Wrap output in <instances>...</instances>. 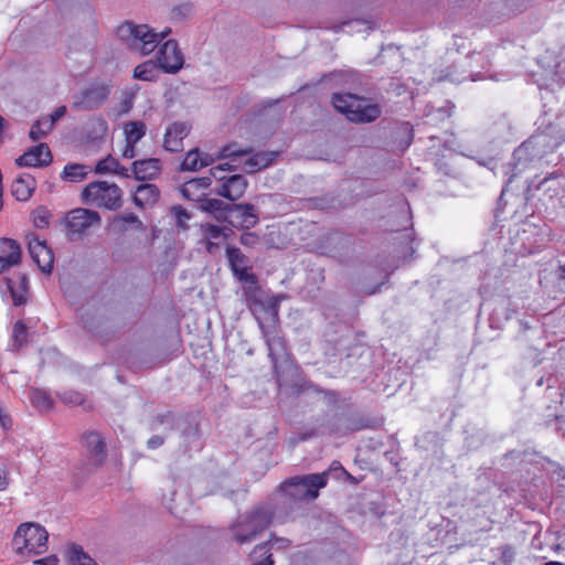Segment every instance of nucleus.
<instances>
[{
	"mask_svg": "<svg viewBox=\"0 0 565 565\" xmlns=\"http://www.w3.org/2000/svg\"><path fill=\"white\" fill-rule=\"evenodd\" d=\"M201 207L203 211L213 214L218 222H226L232 214V204L218 199H204L201 202Z\"/></svg>",
	"mask_w": 565,
	"mask_h": 565,
	"instance_id": "412c9836",
	"label": "nucleus"
},
{
	"mask_svg": "<svg viewBox=\"0 0 565 565\" xmlns=\"http://www.w3.org/2000/svg\"><path fill=\"white\" fill-rule=\"evenodd\" d=\"M68 565H97V563L81 546L73 544L68 548Z\"/></svg>",
	"mask_w": 565,
	"mask_h": 565,
	"instance_id": "c85d7f7f",
	"label": "nucleus"
},
{
	"mask_svg": "<svg viewBox=\"0 0 565 565\" xmlns=\"http://www.w3.org/2000/svg\"><path fill=\"white\" fill-rule=\"evenodd\" d=\"M239 242L247 247H254L259 242V236L256 233L245 232L241 235Z\"/></svg>",
	"mask_w": 565,
	"mask_h": 565,
	"instance_id": "de8ad7c7",
	"label": "nucleus"
},
{
	"mask_svg": "<svg viewBox=\"0 0 565 565\" xmlns=\"http://www.w3.org/2000/svg\"><path fill=\"white\" fill-rule=\"evenodd\" d=\"M15 265H18L17 254L14 255V258L12 257V259L8 258L4 255L0 256V274L4 273L7 269Z\"/></svg>",
	"mask_w": 565,
	"mask_h": 565,
	"instance_id": "09e8293b",
	"label": "nucleus"
},
{
	"mask_svg": "<svg viewBox=\"0 0 565 565\" xmlns=\"http://www.w3.org/2000/svg\"><path fill=\"white\" fill-rule=\"evenodd\" d=\"M203 237L207 241V249L212 252L214 246L217 244L213 241L225 239L227 237L226 231L231 232L227 227H221L211 223H203L200 225Z\"/></svg>",
	"mask_w": 565,
	"mask_h": 565,
	"instance_id": "393cba45",
	"label": "nucleus"
},
{
	"mask_svg": "<svg viewBox=\"0 0 565 565\" xmlns=\"http://www.w3.org/2000/svg\"><path fill=\"white\" fill-rule=\"evenodd\" d=\"M90 168L82 163H67L62 172V179L70 182H81L90 172Z\"/></svg>",
	"mask_w": 565,
	"mask_h": 565,
	"instance_id": "bb28decb",
	"label": "nucleus"
},
{
	"mask_svg": "<svg viewBox=\"0 0 565 565\" xmlns=\"http://www.w3.org/2000/svg\"><path fill=\"white\" fill-rule=\"evenodd\" d=\"M278 152L275 151H259L249 157L245 161V170L247 173H255L269 167L277 158Z\"/></svg>",
	"mask_w": 565,
	"mask_h": 565,
	"instance_id": "5701e85b",
	"label": "nucleus"
},
{
	"mask_svg": "<svg viewBox=\"0 0 565 565\" xmlns=\"http://www.w3.org/2000/svg\"><path fill=\"white\" fill-rule=\"evenodd\" d=\"M226 256L232 270L250 266L248 257L237 247H227Z\"/></svg>",
	"mask_w": 565,
	"mask_h": 565,
	"instance_id": "c756f323",
	"label": "nucleus"
},
{
	"mask_svg": "<svg viewBox=\"0 0 565 565\" xmlns=\"http://www.w3.org/2000/svg\"><path fill=\"white\" fill-rule=\"evenodd\" d=\"M513 557H514V552H513L512 547L504 546L503 547V552H502V559L504 562H509L510 563V562H512Z\"/></svg>",
	"mask_w": 565,
	"mask_h": 565,
	"instance_id": "4d7b16f0",
	"label": "nucleus"
},
{
	"mask_svg": "<svg viewBox=\"0 0 565 565\" xmlns=\"http://www.w3.org/2000/svg\"><path fill=\"white\" fill-rule=\"evenodd\" d=\"M61 399L71 405H81L84 403V397L81 393L75 391H66L61 395Z\"/></svg>",
	"mask_w": 565,
	"mask_h": 565,
	"instance_id": "a19ab883",
	"label": "nucleus"
},
{
	"mask_svg": "<svg viewBox=\"0 0 565 565\" xmlns=\"http://www.w3.org/2000/svg\"><path fill=\"white\" fill-rule=\"evenodd\" d=\"M514 177H515V173H513V174L510 177L509 182H512V178H514Z\"/></svg>",
	"mask_w": 565,
	"mask_h": 565,
	"instance_id": "0e129e2a",
	"label": "nucleus"
},
{
	"mask_svg": "<svg viewBox=\"0 0 565 565\" xmlns=\"http://www.w3.org/2000/svg\"><path fill=\"white\" fill-rule=\"evenodd\" d=\"M116 220L117 221H121L124 223L131 224V225H134L138 230H142L143 228L142 222L134 213H126V214L118 215Z\"/></svg>",
	"mask_w": 565,
	"mask_h": 565,
	"instance_id": "49530a36",
	"label": "nucleus"
},
{
	"mask_svg": "<svg viewBox=\"0 0 565 565\" xmlns=\"http://www.w3.org/2000/svg\"><path fill=\"white\" fill-rule=\"evenodd\" d=\"M52 217V214L50 210L44 206L40 205L36 209H34L31 213L32 223L36 228H46L50 225V220Z\"/></svg>",
	"mask_w": 565,
	"mask_h": 565,
	"instance_id": "7c9ffc66",
	"label": "nucleus"
},
{
	"mask_svg": "<svg viewBox=\"0 0 565 565\" xmlns=\"http://www.w3.org/2000/svg\"><path fill=\"white\" fill-rule=\"evenodd\" d=\"M271 523V513L264 507H257L237 518L231 526L233 539L245 544L255 539Z\"/></svg>",
	"mask_w": 565,
	"mask_h": 565,
	"instance_id": "39448f33",
	"label": "nucleus"
},
{
	"mask_svg": "<svg viewBox=\"0 0 565 565\" xmlns=\"http://www.w3.org/2000/svg\"><path fill=\"white\" fill-rule=\"evenodd\" d=\"M170 29L161 32H153L146 24L136 25L131 22H125L117 28L118 38L125 42L132 51L142 55H148L154 51L158 44L169 35Z\"/></svg>",
	"mask_w": 565,
	"mask_h": 565,
	"instance_id": "7ed1b4c3",
	"label": "nucleus"
},
{
	"mask_svg": "<svg viewBox=\"0 0 565 565\" xmlns=\"http://www.w3.org/2000/svg\"><path fill=\"white\" fill-rule=\"evenodd\" d=\"M35 188V179L29 173H23L13 181L11 192L18 201L25 202L32 196Z\"/></svg>",
	"mask_w": 565,
	"mask_h": 565,
	"instance_id": "aec40b11",
	"label": "nucleus"
},
{
	"mask_svg": "<svg viewBox=\"0 0 565 565\" xmlns=\"http://www.w3.org/2000/svg\"><path fill=\"white\" fill-rule=\"evenodd\" d=\"M0 252L7 256L8 258H14L17 254V263L21 262V247L17 241L12 238H1L0 241Z\"/></svg>",
	"mask_w": 565,
	"mask_h": 565,
	"instance_id": "72a5a7b5",
	"label": "nucleus"
},
{
	"mask_svg": "<svg viewBox=\"0 0 565 565\" xmlns=\"http://www.w3.org/2000/svg\"><path fill=\"white\" fill-rule=\"evenodd\" d=\"M7 286L14 306H22L26 302L29 279L25 274H19L17 279L8 278Z\"/></svg>",
	"mask_w": 565,
	"mask_h": 565,
	"instance_id": "6ab92c4d",
	"label": "nucleus"
},
{
	"mask_svg": "<svg viewBox=\"0 0 565 565\" xmlns=\"http://www.w3.org/2000/svg\"><path fill=\"white\" fill-rule=\"evenodd\" d=\"M147 132V126L143 121L134 120L124 125L125 141L128 143H138Z\"/></svg>",
	"mask_w": 565,
	"mask_h": 565,
	"instance_id": "a878e982",
	"label": "nucleus"
},
{
	"mask_svg": "<svg viewBox=\"0 0 565 565\" xmlns=\"http://www.w3.org/2000/svg\"><path fill=\"white\" fill-rule=\"evenodd\" d=\"M163 444V438L161 436H152L148 440V447L150 449H156Z\"/></svg>",
	"mask_w": 565,
	"mask_h": 565,
	"instance_id": "6e6d98bb",
	"label": "nucleus"
},
{
	"mask_svg": "<svg viewBox=\"0 0 565 565\" xmlns=\"http://www.w3.org/2000/svg\"><path fill=\"white\" fill-rule=\"evenodd\" d=\"M49 533L36 523L20 524L14 533L12 543L20 554H42L46 551Z\"/></svg>",
	"mask_w": 565,
	"mask_h": 565,
	"instance_id": "423d86ee",
	"label": "nucleus"
},
{
	"mask_svg": "<svg viewBox=\"0 0 565 565\" xmlns=\"http://www.w3.org/2000/svg\"><path fill=\"white\" fill-rule=\"evenodd\" d=\"M81 199L86 205L117 211L122 205V190L116 183L93 181L83 189Z\"/></svg>",
	"mask_w": 565,
	"mask_h": 565,
	"instance_id": "20e7f679",
	"label": "nucleus"
},
{
	"mask_svg": "<svg viewBox=\"0 0 565 565\" xmlns=\"http://www.w3.org/2000/svg\"><path fill=\"white\" fill-rule=\"evenodd\" d=\"M109 94V85L104 83H94L81 93L75 105L83 109H95L107 100Z\"/></svg>",
	"mask_w": 565,
	"mask_h": 565,
	"instance_id": "1a4fd4ad",
	"label": "nucleus"
},
{
	"mask_svg": "<svg viewBox=\"0 0 565 565\" xmlns=\"http://www.w3.org/2000/svg\"><path fill=\"white\" fill-rule=\"evenodd\" d=\"M0 426L3 429H9L12 426L11 418L4 413L1 405H0Z\"/></svg>",
	"mask_w": 565,
	"mask_h": 565,
	"instance_id": "864d4df0",
	"label": "nucleus"
},
{
	"mask_svg": "<svg viewBox=\"0 0 565 565\" xmlns=\"http://www.w3.org/2000/svg\"><path fill=\"white\" fill-rule=\"evenodd\" d=\"M259 327L263 331L264 337L266 338V344L268 348V356L271 360L273 369L277 372V363L278 360L286 354V345L285 341L278 334L271 332L267 329L263 322L259 321Z\"/></svg>",
	"mask_w": 565,
	"mask_h": 565,
	"instance_id": "dca6fc26",
	"label": "nucleus"
},
{
	"mask_svg": "<svg viewBox=\"0 0 565 565\" xmlns=\"http://www.w3.org/2000/svg\"><path fill=\"white\" fill-rule=\"evenodd\" d=\"M328 475L310 473L305 476H296L286 480L279 486L284 504L289 503L291 509L298 507L306 500H312L318 497L319 489L327 486Z\"/></svg>",
	"mask_w": 565,
	"mask_h": 565,
	"instance_id": "f257e3e1",
	"label": "nucleus"
},
{
	"mask_svg": "<svg viewBox=\"0 0 565 565\" xmlns=\"http://www.w3.org/2000/svg\"><path fill=\"white\" fill-rule=\"evenodd\" d=\"M28 342V328L22 321H17L12 330V347L21 349Z\"/></svg>",
	"mask_w": 565,
	"mask_h": 565,
	"instance_id": "473e14b6",
	"label": "nucleus"
},
{
	"mask_svg": "<svg viewBox=\"0 0 565 565\" xmlns=\"http://www.w3.org/2000/svg\"><path fill=\"white\" fill-rule=\"evenodd\" d=\"M387 279H388V274H386L385 280L382 284H384Z\"/></svg>",
	"mask_w": 565,
	"mask_h": 565,
	"instance_id": "69168bd1",
	"label": "nucleus"
},
{
	"mask_svg": "<svg viewBox=\"0 0 565 565\" xmlns=\"http://www.w3.org/2000/svg\"><path fill=\"white\" fill-rule=\"evenodd\" d=\"M9 483V472L6 466H0V491L7 489Z\"/></svg>",
	"mask_w": 565,
	"mask_h": 565,
	"instance_id": "3c124183",
	"label": "nucleus"
},
{
	"mask_svg": "<svg viewBox=\"0 0 565 565\" xmlns=\"http://www.w3.org/2000/svg\"><path fill=\"white\" fill-rule=\"evenodd\" d=\"M56 556H49L33 562V565H57Z\"/></svg>",
	"mask_w": 565,
	"mask_h": 565,
	"instance_id": "5fc2aeb1",
	"label": "nucleus"
},
{
	"mask_svg": "<svg viewBox=\"0 0 565 565\" xmlns=\"http://www.w3.org/2000/svg\"><path fill=\"white\" fill-rule=\"evenodd\" d=\"M180 168L182 171H196L200 169V153L196 148L188 151Z\"/></svg>",
	"mask_w": 565,
	"mask_h": 565,
	"instance_id": "e433bc0d",
	"label": "nucleus"
},
{
	"mask_svg": "<svg viewBox=\"0 0 565 565\" xmlns=\"http://www.w3.org/2000/svg\"><path fill=\"white\" fill-rule=\"evenodd\" d=\"M160 198V190L156 184L143 183L137 186L132 202L139 209H148L153 206Z\"/></svg>",
	"mask_w": 565,
	"mask_h": 565,
	"instance_id": "f3484780",
	"label": "nucleus"
},
{
	"mask_svg": "<svg viewBox=\"0 0 565 565\" xmlns=\"http://www.w3.org/2000/svg\"><path fill=\"white\" fill-rule=\"evenodd\" d=\"M253 151L250 147L238 148L236 143L224 146L220 152V158L241 157L249 154Z\"/></svg>",
	"mask_w": 565,
	"mask_h": 565,
	"instance_id": "4c0bfd02",
	"label": "nucleus"
},
{
	"mask_svg": "<svg viewBox=\"0 0 565 565\" xmlns=\"http://www.w3.org/2000/svg\"><path fill=\"white\" fill-rule=\"evenodd\" d=\"M84 446L96 465H102L106 457V445L96 431H88L82 436Z\"/></svg>",
	"mask_w": 565,
	"mask_h": 565,
	"instance_id": "a211bd4d",
	"label": "nucleus"
},
{
	"mask_svg": "<svg viewBox=\"0 0 565 565\" xmlns=\"http://www.w3.org/2000/svg\"><path fill=\"white\" fill-rule=\"evenodd\" d=\"M157 62L159 63L160 70L164 73H178L184 64V57L179 49L178 42L174 40L164 42L157 53Z\"/></svg>",
	"mask_w": 565,
	"mask_h": 565,
	"instance_id": "6e6552de",
	"label": "nucleus"
},
{
	"mask_svg": "<svg viewBox=\"0 0 565 565\" xmlns=\"http://www.w3.org/2000/svg\"><path fill=\"white\" fill-rule=\"evenodd\" d=\"M113 174H117V175H120L124 178L129 177L128 169L125 168L124 166H121L120 163H119V167L116 170H114Z\"/></svg>",
	"mask_w": 565,
	"mask_h": 565,
	"instance_id": "680f3d73",
	"label": "nucleus"
},
{
	"mask_svg": "<svg viewBox=\"0 0 565 565\" xmlns=\"http://www.w3.org/2000/svg\"><path fill=\"white\" fill-rule=\"evenodd\" d=\"M406 129H407V140L404 143V146L402 147V151H404L406 148L409 147V145L412 143V139H413L412 130H409L408 128H406Z\"/></svg>",
	"mask_w": 565,
	"mask_h": 565,
	"instance_id": "e2e57ef3",
	"label": "nucleus"
},
{
	"mask_svg": "<svg viewBox=\"0 0 565 565\" xmlns=\"http://www.w3.org/2000/svg\"><path fill=\"white\" fill-rule=\"evenodd\" d=\"M121 156L126 159H132L136 157V143L126 142Z\"/></svg>",
	"mask_w": 565,
	"mask_h": 565,
	"instance_id": "603ef678",
	"label": "nucleus"
},
{
	"mask_svg": "<svg viewBox=\"0 0 565 565\" xmlns=\"http://www.w3.org/2000/svg\"><path fill=\"white\" fill-rule=\"evenodd\" d=\"M259 292L258 282L257 284H246L244 287L245 298L248 305H257L259 303L257 299V295Z\"/></svg>",
	"mask_w": 565,
	"mask_h": 565,
	"instance_id": "ea45409f",
	"label": "nucleus"
},
{
	"mask_svg": "<svg viewBox=\"0 0 565 565\" xmlns=\"http://www.w3.org/2000/svg\"><path fill=\"white\" fill-rule=\"evenodd\" d=\"M66 114V107L60 106L57 107L49 117H44L49 122L52 121V126L54 127L55 122L61 119Z\"/></svg>",
	"mask_w": 565,
	"mask_h": 565,
	"instance_id": "8fccbe9b",
	"label": "nucleus"
},
{
	"mask_svg": "<svg viewBox=\"0 0 565 565\" xmlns=\"http://www.w3.org/2000/svg\"><path fill=\"white\" fill-rule=\"evenodd\" d=\"M233 212L238 213L239 226L242 228L249 230L259 222L255 206L250 203H234L232 204V213Z\"/></svg>",
	"mask_w": 565,
	"mask_h": 565,
	"instance_id": "4be33fe9",
	"label": "nucleus"
},
{
	"mask_svg": "<svg viewBox=\"0 0 565 565\" xmlns=\"http://www.w3.org/2000/svg\"><path fill=\"white\" fill-rule=\"evenodd\" d=\"M29 253L33 262L38 265L41 271L51 274L53 269L54 256L51 248L46 245L45 241H40L33 236L29 239Z\"/></svg>",
	"mask_w": 565,
	"mask_h": 565,
	"instance_id": "9b49d317",
	"label": "nucleus"
},
{
	"mask_svg": "<svg viewBox=\"0 0 565 565\" xmlns=\"http://www.w3.org/2000/svg\"><path fill=\"white\" fill-rule=\"evenodd\" d=\"M159 63L149 60L139 65L134 70V77L140 81H156L158 77Z\"/></svg>",
	"mask_w": 565,
	"mask_h": 565,
	"instance_id": "cd10ccee",
	"label": "nucleus"
},
{
	"mask_svg": "<svg viewBox=\"0 0 565 565\" xmlns=\"http://www.w3.org/2000/svg\"><path fill=\"white\" fill-rule=\"evenodd\" d=\"M131 170L137 180H153L160 175L162 163L158 158L136 160L131 164Z\"/></svg>",
	"mask_w": 565,
	"mask_h": 565,
	"instance_id": "ddd939ff",
	"label": "nucleus"
},
{
	"mask_svg": "<svg viewBox=\"0 0 565 565\" xmlns=\"http://www.w3.org/2000/svg\"><path fill=\"white\" fill-rule=\"evenodd\" d=\"M173 213L177 218L178 227H180L182 230H186L188 225L185 224V221L190 220V217H191L190 214L181 206H174Z\"/></svg>",
	"mask_w": 565,
	"mask_h": 565,
	"instance_id": "37998d69",
	"label": "nucleus"
},
{
	"mask_svg": "<svg viewBox=\"0 0 565 565\" xmlns=\"http://www.w3.org/2000/svg\"><path fill=\"white\" fill-rule=\"evenodd\" d=\"M332 105L337 111L355 124L373 122L382 115V108L379 104L371 103L351 93H334Z\"/></svg>",
	"mask_w": 565,
	"mask_h": 565,
	"instance_id": "f03ea898",
	"label": "nucleus"
},
{
	"mask_svg": "<svg viewBox=\"0 0 565 565\" xmlns=\"http://www.w3.org/2000/svg\"><path fill=\"white\" fill-rule=\"evenodd\" d=\"M53 129L52 121H47L44 117L36 120L29 132V137L33 141H38L45 137Z\"/></svg>",
	"mask_w": 565,
	"mask_h": 565,
	"instance_id": "2f4dec72",
	"label": "nucleus"
},
{
	"mask_svg": "<svg viewBox=\"0 0 565 565\" xmlns=\"http://www.w3.org/2000/svg\"><path fill=\"white\" fill-rule=\"evenodd\" d=\"M99 224V213L84 207L72 210L67 213L64 221L66 235L70 241L81 238L89 227Z\"/></svg>",
	"mask_w": 565,
	"mask_h": 565,
	"instance_id": "0eeeda50",
	"label": "nucleus"
},
{
	"mask_svg": "<svg viewBox=\"0 0 565 565\" xmlns=\"http://www.w3.org/2000/svg\"><path fill=\"white\" fill-rule=\"evenodd\" d=\"M211 185V177L194 178L184 182L180 189L183 198L190 201H203Z\"/></svg>",
	"mask_w": 565,
	"mask_h": 565,
	"instance_id": "2eb2a0df",
	"label": "nucleus"
},
{
	"mask_svg": "<svg viewBox=\"0 0 565 565\" xmlns=\"http://www.w3.org/2000/svg\"><path fill=\"white\" fill-rule=\"evenodd\" d=\"M326 237L327 239L332 242H340L342 239V235L337 231L328 232Z\"/></svg>",
	"mask_w": 565,
	"mask_h": 565,
	"instance_id": "bf43d9fd",
	"label": "nucleus"
},
{
	"mask_svg": "<svg viewBox=\"0 0 565 565\" xmlns=\"http://www.w3.org/2000/svg\"><path fill=\"white\" fill-rule=\"evenodd\" d=\"M191 131V125L186 121H174L166 128L162 147L169 152L183 150V139Z\"/></svg>",
	"mask_w": 565,
	"mask_h": 565,
	"instance_id": "9d476101",
	"label": "nucleus"
},
{
	"mask_svg": "<svg viewBox=\"0 0 565 565\" xmlns=\"http://www.w3.org/2000/svg\"><path fill=\"white\" fill-rule=\"evenodd\" d=\"M267 311L273 316L274 319L278 317V306L276 302L270 301L266 305Z\"/></svg>",
	"mask_w": 565,
	"mask_h": 565,
	"instance_id": "13d9d810",
	"label": "nucleus"
},
{
	"mask_svg": "<svg viewBox=\"0 0 565 565\" xmlns=\"http://www.w3.org/2000/svg\"><path fill=\"white\" fill-rule=\"evenodd\" d=\"M53 160L52 152L46 143L31 147L22 156L15 159L19 167H45Z\"/></svg>",
	"mask_w": 565,
	"mask_h": 565,
	"instance_id": "f8f14e48",
	"label": "nucleus"
},
{
	"mask_svg": "<svg viewBox=\"0 0 565 565\" xmlns=\"http://www.w3.org/2000/svg\"><path fill=\"white\" fill-rule=\"evenodd\" d=\"M369 427V419L363 417H351L348 419L347 428L351 431L362 430Z\"/></svg>",
	"mask_w": 565,
	"mask_h": 565,
	"instance_id": "79ce46f5",
	"label": "nucleus"
},
{
	"mask_svg": "<svg viewBox=\"0 0 565 565\" xmlns=\"http://www.w3.org/2000/svg\"><path fill=\"white\" fill-rule=\"evenodd\" d=\"M213 159L209 154H200V169L210 166Z\"/></svg>",
	"mask_w": 565,
	"mask_h": 565,
	"instance_id": "052dcab7",
	"label": "nucleus"
},
{
	"mask_svg": "<svg viewBox=\"0 0 565 565\" xmlns=\"http://www.w3.org/2000/svg\"><path fill=\"white\" fill-rule=\"evenodd\" d=\"M232 169H233V167L228 163L218 164V166L210 169V177H211V179L214 178L216 180L223 181V180H225L223 172L231 171Z\"/></svg>",
	"mask_w": 565,
	"mask_h": 565,
	"instance_id": "a18cd8bd",
	"label": "nucleus"
},
{
	"mask_svg": "<svg viewBox=\"0 0 565 565\" xmlns=\"http://www.w3.org/2000/svg\"><path fill=\"white\" fill-rule=\"evenodd\" d=\"M30 398L33 405L38 408L50 409L53 406V401L45 391L39 388L33 390Z\"/></svg>",
	"mask_w": 565,
	"mask_h": 565,
	"instance_id": "f704fd0d",
	"label": "nucleus"
},
{
	"mask_svg": "<svg viewBox=\"0 0 565 565\" xmlns=\"http://www.w3.org/2000/svg\"><path fill=\"white\" fill-rule=\"evenodd\" d=\"M562 268H563V271L565 273V265Z\"/></svg>",
	"mask_w": 565,
	"mask_h": 565,
	"instance_id": "338daca9",
	"label": "nucleus"
},
{
	"mask_svg": "<svg viewBox=\"0 0 565 565\" xmlns=\"http://www.w3.org/2000/svg\"><path fill=\"white\" fill-rule=\"evenodd\" d=\"M192 12V6L189 3H183L177 6L172 10V18L175 20H182L189 17Z\"/></svg>",
	"mask_w": 565,
	"mask_h": 565,
	"instance_id": "c03bdc74",
	"label": "nucleus"
},
{
	"mask_svg": "<svg viewBox=\"0 0 565 565\" xmlns=\"http://www.w3.org/2000/svg\"><path fill=\"white\" fill-rule=\"evenodd\" d=\"M291 545V541L286 537L277 536L276 534L271 533L268 541L260 543L255 546L253 553L255 555L263 556V554H271V550L276 551H285Z\"/></svg>",
	"mask_w": 565,
	"mask_h": 565,
	"instance_id": "b1692460",
	"label": "nucleus"
},
{
	"mask_svg": "<svg viewBox=\"0 0 565 565\" xmlns=\"http://www.w3.org/2000/svg\"><path fill=\"white\" fill-rule=\"evenodd\" d=\"M248 182L242 174H234L227 178L217 189L216 194L234 202L242 198L247 189Z\"/></svg>",
	"mask_w": 565,
	"mask_h": 565,
	"instance_id": "4468645a",
	"label": "nucleus"
},
{
	"mask_svg": "<svg viewBox=\"0 0 565 565\" xmlns=\"http://www.w3.org/2000/svg\"><path fill=\"white\" fill-rule=\"evenodd\" d=\"M119 167V161L114 158L111 154H108L106 158L99 160L95 166V173L97 174H107L113 173Z\"/></svg>",
	"mask_w": 565,
	"mask_h": 565,
	"instance_id": "c9c22d12",
	"label": "nucleus"
},
{
	"mask_svg": "<svg viewBox=\"0 0 565 565\" xmlns=\"http://www.w3.org/2000/svg\"><path fill=\"white\" fill-rule=\"evenodd\" d=\"M252 266L232 270L235 277L244 284H257V276L250 271Z\"/></svg>",
	"mask_w": 565,
	"mask_h": 565,
	"instance_id": "58836bf2",
	"label": "nucleus"
}]
</instances>
